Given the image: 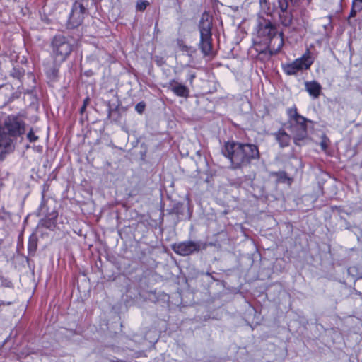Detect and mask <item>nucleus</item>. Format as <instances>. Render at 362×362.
<instances>
[{
    "label": "nucleus",
    "mask_w": 362,
    "mask_h": 362,
    "mask_svg": "<svg viewBox=\"0 0 362 362\" xmlns=\"http://www.w3.org/2000/svg\"><path fill=\"white\" fill-rule=\"evenodd\" d=\"M223 153L230 159L235 169L247 166L252 160H258L259 158V149L256 145L240 142L226 143Z\"/></svg>",
    "instance_id": "f257e3e1"
},
{
    "label": "nucleus",
    "mask_w": 362,
    "mask_h": 362,
    "mask_svg": "<svg viewBox=\"0 0 362 362\" xmlns=\"http://www.w3.org/2000/svg\"><path fill=\"white\" fill-rule=\"evenodd\" d=\"M71 40L67 36L59 34L52 41V53L54 61L62 63L66 60L72 51Z\"/></svg>",
    "instance_id": "f03ea898"
},
{
    "label": "nucleus",
    "mask_w": 362,
    "mask_h": 362,
    "mask_svg": "<svg viewBox=\"0 0 362 362\" xmlns=\"http://www.w3.org/2000/svg\"><path fill=\"white\" fill-rule=\"evenodd\" d=\"M314 60L309 49L302 55L301 57L296 59L291 63L282 65L284 71L288 76L296 75L298 71L310 69Z\"/></svg>",
    "instance_id": "7ed1b4c3"
},
{
    "label": "nucleus",
    "mask_w": 362,
    "mask_h": 362,
    "mask_svg": "<svg viewBox=\"0 0 362 362\" xmlns=\"http://www.w3.org/2000/svg\"><path fill=\"white\" fill-rule=\"evenodd\" d=\"M3 132L11 136H21L25 132V123L18 117L10 115L4 120Z\"/></svg>",
    "instance_id": "20e7f679"
},
{
    "label": "nucleus",
    "mask_w": 362,
    "mask_h": 362,
    "mask_svg": "<svg viewBox=\"0 0 362 362\" xmlns=\"http://www.w3.org/2000/svg\"><path fill=\"white\" fill-rule=\"evenodd\" d=\"M86 13V7L83 4V0L76 1L72 6L71 12L69 18V25L72 28H76L80 25Z\"/></svg>",
    "instance_id": "39448f33"
},
{
    "label": "nucleus",
    "mask_w": 362,
    "mask_h": 362,
    "mask_svg": "<svg viewBox=\"0 0 362 362\" xmlns=\"http://www.w3.org/2000/svg\"><path fill=\"white\" fill-rule=\"evenodd\" d=\"M200 248V243L194 241H185L172 245L173 250L176 254L182 256L189 255L194 252H198Z\"/></svg>",
    "instance_id": "423d86ee"
},
{
    "label": "nucleus",
    "mask_w": 362,
    "mask_h": 362,
    "mask_svg": "<svg viewBox=\"0 0 362 362\" xmlns=\"http://www.w3.org/2000/svg\"><path fill=\"white\" fill-rule=\"evenodd\" d=\"M212 18L206 11L204 12L199 23L200 35H212Z\"/></svg>",
    "instance_id": "0eeeda50"
},
{
    "label": "nucleus",
    "mask_w": 362,
    "mask_h": 362,
    "mask_svg": "<svg viewBox=\"0 0 362 362\" xmlns=\"http://www.w3.org/2000/svg\"><path fill=\"white\" fill-rule=\"evenodd\" d=\"M289 117V127L295 126V127H307L306 122L308 119L303 116L298 114L296 107H292L287 110Z\"/></svg>",
    "instance_id": "6e6552de"
},
{
    "label": "nucleus",
    "mask_w": 362,
    "mask_h": 362,
    "mask_svg": "<svg viewBox=\"0 0 362 362\" xmlns=\"http://www.w3.org/2000/svg\"><path fill=\"white\" fill-rule=\"evenodd\" d=\"M290 131L293 134V142L297 146H301L305 144L308 139L307 127H295L291 126Z\"/></svg>",
    "instance_id": "1a4fd4ad"
},
{
    "label": "nucleus",
    "mask_w": 362,
    "mask_h": 362,
    "mask_svg": "<svg viewBox=\"0 0 362 362\" xmlns=\"http://www.w3.org/2000/svg\"><path fill=\"white\" fill-rule=\"evenodd\" d=\"M268 49L271 57L273 54L278 53L284 45L283 34L278 32L267 42Z\"/></svg>",
    "instance_id": "9d476101"
},
{
    "label": "nucleus",
    "mask_w": 362,
    "mask_h": 362,
    "mask_svg": "<svg viewBox=\"0 0 362 362\" xmlns=\"http://www.w3.org/2000/svg\"><path fill=\"white\" fill-rule=\"evenodd\" d=\"M278 32L276 27L271 22L268 21L264 25L260 26L258 30V35L260 37H265V41L267 42Z\"/></svg>",
    "instance_id": "9b49d317"
},
{
    "label": "nucleus",
    "mask_w": 362,
    "mask_h": 362,
    "mask_svg": "<svg viewBox=\"0 0 362 362\" xmlns=\"http://www.w3.org/2000/svg\"><path fill=\"white\" fill-rule=\"evenodd\" d=\"M305 88L314 99L318 98L322 93V86L316 81H306Z\"/></svg>",
    "instance_id": "f8f14e48"
},
{
    "label": "nucleus",
    "mask_w": 362,
    "mask_h": 362,
    "mask_svg": "<svg viewBox=\"0 0 362 362\" xmlns=\"http://www.w3.org/2000/svg\"><path fill=\"white\" fill-rule=\"evenodd\" d=\"M274 139L278 142L280 148H285L289 146L291 142V136L283 129L273 134Z\"/></svg>",
    "instance_id": "ddd939ff"
},
{
    "label": "nucleus",
    "mask_w": 362,
    "mask_h": 362,
    "mask_svg": "<svg viewBox=\"0 0 362 362\" xmlns=\"http://www.w3.org/2000/svg\"><path fill=\"white\" fill-rule=\"evenodd\" d=\"M199 48L204 55L211 54L212 52V35H200Z\"/></svg>",
    "instance_id": "4468645a"
},
{
    "label": "nucleus",
    "mask_w": 362,
    "mask_h": 362,
    "mask_svg": "<svg viewBox=\"0 0 362 362\" xmlns=\"http://www.w3.org/2000/svg\"><path fill=\"white\" fill-rule=\"evenodd\" d=\"M171 90L179 97L187 98L189 95V90L184 85L179 83L175 80H171L169 82Z\"/></svg>",
    "instance_id": "2eb2a0df"
},
{
    "label": "nucleus",
    "mask_w": 362,
    "mask_h": 362,
    "mask_svg": "<svg viewBox=\"0 0 362 362\" xmlns=\"http://www.w3.org/2000/svg\"><path fill=\"white\" fill-rule=\"evenodd\" d=\"M279 17L281 23L284 26L288 27L291 25L293 20V14L291 10H287L286 11H279Z\"/></svg>",
    "instance_id": "dca6fc26"
},
{
    "label": "nucleus",
    "mask_w": 362,
    "mask_h": 362,
    "mask_svg": "<svg viewBox=\"0 0 362 362\" xmlns=\"http://www.w3.org/2000/svg\"><path fill=\"white\" fill-rule=\"evenodd\" d=\"M289 1V0H277L276 7L279 9V11H286L288 10Z\"/></svg>",
    "instance_id": "f3484780"
},
{
    "label": "nucleus",
    "mask_w": 362,
    "mask_h": 362,
    "mask_svg": "<svg viewBox=\"0 0 362 362\" xmlns=\"http://www.w3.org/2000/svg\"><path fill=\"white\" fill-rule=\"evenodd\" d=\"M148 4L147 1H139L137 2L136 9L141 11H144Z\"/></svg>",
    "instance_id": "a211bd4d"
},
{
    "label": "nucleus",
    "mask_w": 362,
    "mask_h": 362,
    "mask_svg": "<svg viewBox=\"0 0 362 362\" xmlns=\"http://www.w3.org/2000/svg\"><path fill=\"white\" fill-rule=\"evenodd\" d=\"M27 138L30 142H35L38 140V136L34 134L33 129H30L28 133Z\"/></svg>",
    "instance_id": "6ab92c4d"
},
{
    "label": "nucleus",
    "mask_w": 362,
    "mask_h": 362,
    "mask_svg": "<svg viewBox=\"0 0 362 362\" xmlns=\"http://www.w3.org/2000/svg\"><path fill=\"white\" fill-rule=\"evenodd\" d=\"M37 248V242L35 240L30 239L28 243V250L30 251H35Z\"/></svg>",
    "instance_id": "aec40b11"
},
{
    "label": "nucleus",
    "mask_w": 362,
    "mask_h": 362,
    "mask_svg": "<svg viewBox=\"0 0 362 362\" xmlns=\"http://www.w3.org/2000/svg\"><path fill=\"white\" fill-rule=\"evenodd\" d=\"M328 143H329L328 139L325 136L322 139V141L320 142V146H321L322 150L325 151L327 148Z\"/></svg>",
    "instance_id": "412c9836"
},
{
    "label": "nucleus",
    "mask_w": 362,
    "mask_h": 362,
    "mask_svg": "<svg viewBox=\"0 0 362 362\" xmlns=\"http://www.w3.org/2000/svg\"><path fill=\"white\" fill-rule=\"evenodd\" d=\"M135 109L136 110L139 112V113H142L145 109V104L144 103H139L136 107H135Z\"/></svg>",
    "instance_id": "4be33fe9"
},
{
    "label": "nucleus",
    "mask_w": 362,
    "mask_h": 362,
    "mask_svg": "<svg viewBox=\"0 0 362 362\" xmlns=\"http://www.w3.org/2000/svg\"><path fill=\"white\" fill-rule=\"evenodd\" d=\"M88 102H89V98H86V99L84 100V101H83V106L81 107V110H80L81 113H83V112L85 111L86 107V105H87V104L88 103Z\"/></svg>",
    "instance_id": "5701e85b"
},
{
    "label": "nucleus",
    "mask_w": 362,
    "mask_h": 362,
    "mask_svg": "<svg viewBox=\"0 0 362 362\" xmlns=\"http://www.w3.org/2000/svg\"><path fill=\"white\" fill-rule=\"evenodd\" d=\"M356 14V11L354 9V6L352 5V8L350 12L349 17H354Z\"/></svg>",
    "instance_id": "b1692460"
},
{
    "label": "nucleus",
    "mask_w": 362,
    "mask_h": 362,
    "mask_svg": "<svg viewBox=\"0 0 362 362\" xmlns=\"http://www.w3.org/2000/svg\"><path fill=\"white\" fill-rule=\"evenodd\" d=\"M289 1H290L291 4L293 6H296L299 4L300 0H289Z\"/></svg>",
    "instance_id": "393cba45"
},
{
    "label": "nucleus",
    "mask_w": 362,
    "mask_h": 362,
    "mask_svg": "<svg viewBox=\"0 0 362 362\" xmlns=\"http://www.w3.org/2000/svg\"><path fill=\"white\" fill-rule=\"evenodd\" d=\"M11 140H6L5 141H0V146H7L10 144Z\"/></svg>",
    "instance_id": "a878e982"
},
{
    "label": "nucleus",
    "mask_w": 362,
    "mask_h": 362,
    "mask_svg": "<svg viewBox=\"0 0 362 362\" xmlns=\"http://www.w3.org/2000/svg\"><path fill=\"white\" fill-rule=\"evenodd\" d=\"M11 305V302H5L3 300H0V307L2 305Z\"/></svg>",
    "instance_id": "bb28decb"
},
{
    "label": "nucleus",
    "mask_w": 362,
    "mask_h": 362,
    "mask_svg": "<svg viewBox=\"0 0 362 362\" xmlns=\"http://www.w3.org/2000/svg\"><path fill=\"white\" fill-rule=\"evenodd\" d=\"M267 0H259V4L262 6H263V4H267Z\"/></svg>",
    "instance_id": "cd10ccee"
},
{
    "label": "nucleus",
    "mask_w": 362,
    "mask_h": 362,
    "mask_svg": "<svg viewBox=\"0 0 362 362\" xmlns=\"http://www.w3.org/2000/svg\"><path fill=\"white\" fill-rule=\"evenodd\" d=\"M356 1H358V2H360V3H361V4H362V0H354V1H353V3H352V4H353V6H354V5H355V3H356Z\"/></svg>",
    "instance_id": "c85d7f7f"
},
{
    "label": "nucleus",
    "mask_w": 362,
    "mask_h": 362,
    "mask_svg": "<svg viewBox=\"0 0 362 362\" xmlns=\"http://www.w3.org/2000/svg\"><path fill=\"white\" fill-rule=\"evenodd\" d=\"M280 175H281V177H282L283 176L286 177V173H280Z\"/></svg>",
    "instance_id": "c756f323"
},
{
    "label": "nucleus",
    "mask_w": 362,
    "mask_h": 362,
    "mask_svg": "<svg viewBox=\"0 0 362 362\" xmlns=\"http://www.w3.org/2000/svg\"><path fill=\"white\" fill-rule=\"evenodd\" d=\"M195 77L194 75H191L190 76V80L192 81L194 79V78Z\"/></svg>",
    "instance_id": "7c9ffc66"
},
{
    "label": "nucleus",
    "mask_w": 362,
    "mask_h": 362,
    "mask_svg": "<svg viewBox=\"0 0 362 362\" xmlns=\"http://www.w3.org/2000/svg\"><path fill=\"white\" fill-rule=\"evenodd\" d=\"M307 1L308 4H310L312 1V0H307Z\"/></svg>",
    "instance_id": "2f4dec72"
}]
</instances>
